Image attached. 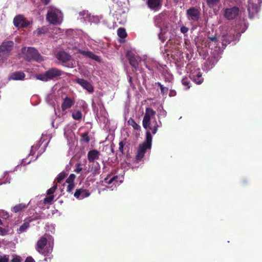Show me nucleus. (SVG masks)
Returning a JSON list of instances; mask_svg holds the SVG:
<instances>
[{
  "label": "nucleus",
  "instance_id": "f257e3e1",
  "mask_svg": "<svg viewBox=\"0 0 262 262\" xmlns=\"http://www.w3.org/2000/svg\"><path fill=\"white\" fill-rule=\"evenodd\" d=\"M156 114V111L152 108L146 107L142 121L143 127L145 129H147V131L146 132V141L142 144L150 148L151 147L152 137L149 130H151L153 134H156L158 128L160 127L155 117Z\"/></svg>",
  "mask_w": 262,
  "mask_h": 262
},
{
  "label": "nucleus",
  "instance_id": "f03ea898",
  "mask_svg": "<svg viewBox=\"0 0 262 262\" xmlns=\"http://www.w3.org/2000/svg\"><path fill=\"white\" fill-rule=\"evenodd\" d=\"M48 11L46 15V20L50 24L53 25H59L61 23L63 18V14L61 11L53 6H49L47 8Z\"/></svg>",
  "mask_w": 262,
  "mask_h": 262
},
{
  "label": "nucleus",
  "instance_id": "7ed1b4c3",
  "mask_svg": "<svg viewBox=\"0 0 262 262\" xmlns=\"http://www.w3.org/2000/svg\"><path fill=\"white\" fill-rule=\"evenodd\" d=\"M22 57L28 61H41L43 58L38 51L33 47H23L21 50Z\"/></svg>",
  "mask_w": 262,
  "mask_h": 262
},
{
  "label": "nucleus",
  "instance_id": "20e7f679",
  "mask_svg": "<svg viewBox=\"0 0 262 262\" xmlns=\"http://www.w3.org/2000/svg\"><path fill=\"white\" fill-rule=\"evenodd\" d=\"M47 234L41 236L38 240L35 247L36 250L38 252L45 256L49 255L53 250V248L50 246H47L45 248L48 241L47 238L45 236Z\"/></svg>",
  "mask_w": 262,
  "mask_h": 262
},
{
  "label": "nucleus",
  "instance_id": "39448f33",
  "mask_svg": "<svg viewBox=\"0 0 262 262\" xmlns=\"http://www.w3.org/2000/svg\"><path fill=\"white\" fill-rule=\"evenodd\" d=\"M186 14L188 20L196 22L200 18L201 10L199 8L192 7L187 10Z\"/></svg>",
  "mask_w": 262,
  "mask_h": 262
},
{
  "label": "nucleus",
  "instance_id": "423d86ee",
  "mask_svg": "<svg viewBox=\"0 0 262 262\" xmlns=\"http://www.w3.org/2000/svg\"><path fill=\"white\" fill-rule=\"evenodd\" d=\"M126 57L127 58L130 65L135 70H137L139 67V64L141 61L140 56L136 55L131 51H128L126 53Z\"/></svg>",
  "mask_w": 262,
  "mask_h": 262
},
{
  "label": "nucleus",
  "instance_id": "0eeeda50",
  "mask_svg": "<svg viewBox=\"0 0 262 262\" xmlns=\"http://www.w3.org/2000/svg\"><path fill=\"white\" fill-rule=\"evenodd\" d=\"M13 24L16 27L26 28L30 25V23L23 15H18L14 18Z\"/></svg>",
  "mask_w": 262,
  "mask_h": 262
},
{
  "label": "nucleus",
  "instance_id": "6e6552de",
  "mask_svg": "<svg viewBox=\"0 0 262 262\" xmlns=\"http://www.w3.org/2000/svg\"><path fill=\"white\" fill-rule=\"evenodd\" d=\"M190 78L197 84H201L204 81L200 69H197L191 71Z\"/></svg>",
  "mask_w": 262,
  "mask_h": 262
},
{
  "label": "nucleus",
  "instance_id": "1a4fd4ad",
  "mask_svg": "<svg viewBox=\"0 0 262 262\" xmlns=\"http://www.w3.org/2000/svg\"><path fill=\"white\" fill-rule=\"evenodd\" d=\"M239 9L237 7L227 8L225 10L224 16L228 20L234 19L238 14Z\"/></svg>",
  "mask_w": 262,
  "mask_h": 262
},
{
  "label": "nucleus",
  "instance_id": "9d476101",
  "mask_svg": "<svg viewBox=\"0 0 262 262\" xmlns=\"http://www.w3.org/2000/svg\"><path fill=\"white\" fill-rule=\"evenodd\" d=\"M14 46V42L12 41H4L0 46V54L9 55L10 52L12 50Z\"/></svg>",
  "mask_w": 262,
  "mask_h": 262
},
{
  "label": "nucleus",
  "instance_id": "9b49d317",
  "mask_svg": "<svg viewBox=\"0 0 262 262\" xmlns=\"http://www.w3.org/2000/svg\"><path fill=\"white\" fill-rule=\"evenodd\" d=\"M62 71L56 68H52L46 71V75L48 76L49 80L53 79L60 76Z\"/></svg>",
  "mask_w": 262,
  "mask_h": 262
},
{
  "label": "nucleus",
  "instance_id": "f8f14e48",
  "mask_svg": "<svg viewBox=\"0 0 262 262\" xmlns=\"http://www.w3.org/2000/svg\"><path fill=\"white\" fill-rule=\"evenodd\" d=\"M150 148L142 144H140L138 146L137 151L136 155V160L137 162H140L144 158L145 153L147 149H150Z\"/></svg>",
  "mask_w": 262,
  "mask_h": 262
},
{
  "label": "nucleus",
  "instance_id": "ddd939ff",
  "mask_svg": "<svg viewBox=\"0 0 262 262\" xmlns=\"http://www.w3.org/2000/svg\"><path fill=\"white\" fill-rule=\"evenodd\" d=\"M76 82L80 85L84 89L87 90L89 93L94 92V87L88 81L82 78H77Z\"/></svg>",
  "mask_w": 262,
  "mask_h": 262
},
{
  "label": "nucleus",
  "instance_id": "4468645a",
  "mask_svg": "<svg viewBox=\"0 0 262 262\" xmlns=\"http://www.w3.org/2000/svg\"><path fill=\"white\" fill-rule=\"evenodd\" d=\"M75 101L74 98L69 97H66L61 104V110L62 111H66L67 110L70 108L75 103Z\"/></svg>",
  "mask_w": 262,
  "mask_h": 262
},
{
  "label": "nucleus",
  "instance_id": "2eb2a0df",
  "mask_svg": "<svg viewBox=\"0 0 262 262\" xmlns=\"http://www.w3.org/2000/svg\"><path fill=\"white\" fill-rule=\"evenodd\" d=\"M162 0H148L147 5L151 10H158L162 6Z\"/></svg>",
  "mask_w": 262,
  "mask_h": 262
},
{
  "label": "nucleus",
  "instance_id": "dca6fc26",
  "mask_svg": "<svg viewBox=\"0 0 262 262\" xmlns=\"http://www.w3.org/2000/svg\"><path fill=\"white\" fill-rule=\"evenodd\" d=\"M78 53L85 57L93 59L95 61H99L100 60V57L97 55H95L92 52L89 51H86L82 50H79Z\"/></svg>",
  "mask_w": 262,
  "mask_h": 262
},
{
  "label": "nucleus",
  "instance_id": "f3484780",
  "mask_svg": "<svg viewBox=\"0 0 262 262\" xmlns=\"http://www.w3.org/2000/svg\"><path fill=\"white\" fill-rule=\"evenodd\" d=\"M25 77V74L22 71H16L12 73L9 76V80H22Z\"/></svg>",
  "mask_w": 262,
  "mask_h": 262
},
{
  "label": "nucleus",
  "instance_id": "a211bd4d",
  "mask_svg": "<svg viewBox=\"0 0 262 262\" xmlns=\"http://www.w3.org/2000/svg\"><path fill=\"white\" fill-rule=\"evenodd\" d=\"M100 152L96 149L90 150L88 153V159L90 163L94 162L95 160L99 159Z\"/></svg>",
  "mask_w": 262,
  "mask_h": 262
},
{
  "label": "nucleus",
  "instance_id": "6ab92c4d",
  "mask_svg": "<svg viewBox=\"0 0 262 262\" xmlns=\"http://www.w3.org/2000/svg\"><path fill=\"white\" fill-rule=\"evenodd\" d=\"M56 58L61 61L62 62H66L69 61L71 56L64 51H60L56 54Z\"/></svg>",
  "mask_w": 262,
  "mask_h": 262
},
{
  "label": "nucleus",
  "instance_id": "aec40b11",
  "mask_svg": "<svg viewBox=\"0 0 262 262\" xmlns=\"http://www.w3.org/2000/svg\"><path fill=\"white\" fill-rule=\"evenodd\" d=\"M90 194V193L87 190L80 188L76 189L74 195L77 199H83L85 197L89 196Z\"/></svg>",
  "mask_w": 262,
  "mask_h": 262
},
{
  "label": "nucleus",
  "instance_id": "412c9836",
  "mask_svg": "<svg viewBox=\"0 0 262 262\" xmlns=\"http://www.w3.org/2000/svg\"><path fill=\"white\" fill-rule=\"evenodd\" d=\"M248 11L250 14L257 13L258 11V7L257 5L254 3L252 0L248 1Z\"/></svg>",
  "mask_w": 262,
  "mask_h": 262
},
{
  "label": "nucleus",
  "instance_id": "4be33fe9",
  "mask_svg": "<svg viewBox=\"0 0 262 262\" xmlns=\"http://www.w3.org/2000/svg\"><path fill=\"white\" fill-rule=\"evenodd\" d=\"M26 207H27V206L25 204H24L23 203H20L17 205H16L14 207H13L11 210L13 212L17 213V212L22 210L23 209L25 208Z\"/></svg>",
  "mask_w": 262,
  "mask_h": 262
},
{
  "label": "nucleus",
  "instance_id": "5701e85b",
  "mask_svg": "<svg viewBox=\"0 0 262 262\" xmlns=\"http://www.w3.org/2000/svg\"><path fill=\"white\" fill-rule=\"evenodd\" d=\"M128 124L129 125H131L133 128L135 130H140L141 129V127L139 125H138L135 121V120L132 118H130L128 120Z\"/></svg>",
  "mask_w": 262,
  "mask_h": 262
},
{
  "label": "nucleus",
  "instance_id": "b1692460",
  "mask_svg": "<svg viewBox=\"0 0 262 262\" xmlns=\"http://www.w3.org/2000/svg\"><path fill=\"white\" fill-rule=\"evenodd\" d=\"M72 117L74 120H80L82 118V114L80 111H76L72 113Z\"/></svg>",
  "mask_w": 262,
  "mask_h": 262
},
{
  "label": "nucleus",
  "instance_id": "393cba45",
  "mask_svg": "<svg viewBox=\"0 0 262 262\" xmlns=\"http://www.w3.org/2000/svg\"><path fill=\"white\" fill-rule=\"evenodd\" d=\"M81 139L80 141L86 143H89L90 141V137L89 136L88 132H85L81 134L80 135Z\"/></svg>",
  "mask_w": 262,
  "mask_h": 262
},
{
  "label": "nucleus",
  "instance_id": "a878e982",
  "mask_svg": "<svg viewBox=\"0 0 262 262\" xmlns=\"http://www.w3.org/2000/svg\"><path fill=\"white\" fill-rule=\"evenodd\" d=\"M29 227V223L28 222H25L20 226L19 228L17 229V232L18 234L21 233L25 232Z\"/></svg>",
  "mask_w": 262,
  "mask_h": 262
},
{
  "label": "nucleus",
  "instance_id": "bb28decb",
  "mask_svg": "<svg viewBox=\"0 0 262 262\" xmlns=\"http://www.w3.org/2000/svg\"><path fill=\"white\" fill-rule=\"evenodd\" d=\"M117 34L121 38H125L127 36L126 30L123 28H119L117 30Z\"/></svg>",
  "mask_w": 262,
  "mask_h": 262
},
{
  "label": "nucleus",
  "instance_id": "cd10ccee",
  "mask_svg": "<svg viewBox=\"0 0 262 262\" xmlns=\"http://www.w3.org/2000/svg\"><path fill=\"white\" fill-rule=\"evenodd\" d=\"M68 174L62 171L58 174L56 178V181L57 183H60L67 176Z\"/></svg>",
  "mask_w": 262,
  "mask_h": 262
},
{
  "label": "nucleus",
  "instance_id": "c85d7f7f",
  "mask_svg": "<svg viewBox=\"0 0 262 262\" xmlns=\"http://www.w3.org/2000/svg\"><path fill=\"white\" fill-rule=\"evenodd\" d=\"M219 2V0H206L207 4L210 8H213L216 6Z\"/></svg>",
  "mask_w": 262,
  "mask_h": 262
},
{
  "label": "nucleus",
  "instance_id": "c756f323",
  "mask_svg": "<svg viewBox=\"0 0 262 262\" xmlns=\"http://www.w3.org/2000/svg\"><path fill=\"white\" fill-rule=\"evenodd\" d=\"M156 85H158L160 86L161 90V93L164 95L168 93V89L166 87H164L160 82H156Z\"/></svg>",
  "mask_w": 262,
  "mask_h": 262
},
{
  "label": "nucleus",
  "instance_id": "7c9ffc66",
  "mask_svg": "<svg viewBox=\"0 0 262 262\" xmlns=\"http://www.w3.org/2000/svg\"><path fill=\"white\" fill-rule=\"evenodd\" d=\"M182 83L184 86L186 87V89L188 90L190 88V81L187 77L184 78L182 80Z\"/></svg>",
  "mask_w": 262,
  "mask_h": 262
},
{
  "label": "nucleus",
  "instance_id": "2f4dec72",
  "mask_svg": "<svg viewBox=\"0 0 262 262\" xmlns=\"http://www.w3.org/2000/svg\"><path fill=\"white\" fill-rule=\"evenodd\" d=\"M36 78L43 81H48L49 79L46 75V72L43 74H40L36 76Z\"/></svg>",
  "mask_w": 262,
  "mask_h": 262
},
{
  "label": "nucleus",
  "instance_id": "473e14b6",
  "mask_svg": "<svg viewBox=\"0 0 262 262\" xmlns=\"http://www.w3.org/2000/svg\"><path fill=\"white\" fill-rule=\"evenodd\" d=\"M125 145V142L123 141H121L119 143V155L121 156L123 155V149Z\"/></svg>",
  "mask_w": 262,
  "mask_h": 262
},
{
  "label": "nucleus",
  "instance_id": "72a5a7b5",
  "mask_svg": "<svg viewBox=\"0 0 262 262\" xmlns=\"http://www.w3.org/2000/svg\"><path fill=\"white\" fill-rule=\"evenodd\" d=\"M75 179V176L74 174H71L68 178L66 180V183L68 184H74V182Z\"/></svg>",
  "mask_w": 262,
  "mask_h": 262
},
{
  "label": "nucleus",
  "instance_id": "f704fd0d",
  "mask_svg": "<svg viewBox=\"0 0 262 262\" xmlns=\"http://www.w3.org/2000/svg\"><path fill=\"white\" fill-rule=\"evenodd\" d=\"M57 185L55 184L53 186H52L51 188L47 190V194L50 195H53V194L55 191L56 189H57Z\"/></svg>",
  "mask_w": 262,
  "mask_h": 262
},
{
  "label": "nucleus",
  "instance_id": "c9c22d12",
  "mask_svg": "<svg viewBox=\"0 0 262 262\" xmlns=\"http://www.w3.org/2000/svg\"><path fill=\"white\" fill-rule=\"evenodd\" d=\"M54 198V195H49L48 196L46 197L43 199V202H44L45 203L50 204V203H51L52 202V201L53 200Z\"/></svg>",
  "mask_w": 262,
  "mask_h": 262
},
{
  "label": "nucleus",
  "instance_id": "e433bc0d",
  "mask_svg": "<svg viewBox=\"0 0 262 262\" xmlns=\"http://www.w3.org/2000/svg\"><path fill=\"white\" fill-rule=\"evenodd\" d=\"M8 229L0 227V235L4 236L8 234Z\"/></svg>",
  "mask_w": 262,
  "mask_h": 262
},
{
  "label": "nucleus",
  "instance_id": "4c0bfd02",
  "mask_svg": "<svg viewBox=\"0 0 262 262\" xmlns=\"http://www.w3.org/2000/svg\"><path fill=\"white\" fill-rule=\"evenodd\" d=\"M0 262H9L8 255L0 256Z\"/></svg>",
  "mask_w": 262,
  "mask_h": 262
},
{
  "label": "nucleus",
  "instance_id": "58836bf2",
  "mask_svg": "<svg viewBox=\"0 0 262 262\" xmlns=\"http://www.w3.org/2000/svg\"><path fill=\"white\" fill-rule=\"evenodd\" d=\"M75 187V184H68V186H67V191L70 193V192H72V191H73V190L74 189Z\"/></svg>",
  "mask_w": 262,
  "mask_h": 262
},
{
  "label": "nucleus",
  "instance_id": "ea45409f",
  "mask_svg": "<svg viewBox=\"0 0 262 262\" xmlns=\"http://www.w3.org/2000/svg\"><path fill=\"white\" fill-rule=\"evenodd\" d=\"M13 258L11 260V262H21V257L17 255H13Z\"/></svg>",
  "mask_w": 262,
  "mask_h": 262
},
{
  "label": "nucleus",
  "instance_id": "a19ab883",
  "mask_svg": "<svg viewBox=\"0 0 262 262\" xmlns=\"http://www.w3.org/2000/svg\"><path fill=\"white\" fill-rule=\"evenodd\" d=\"M36 33L37 36H39L42 34L45 33V31L43 28H38L36 30Z\"/></svg>",
  "mask_w": 262,
  "mask_h": 262
},
{
  "label": "nucleus",
  "instance_id": "79ce46f5",
  "mask_svg": "<svg viewBox=\"0 0 262 262\" xmlns=\"http://www.w3.org/2000/svg\"><path fill=\"white\" fill-rule=\"evenodd\" d=\"M159 39L162 42H164L165 40H166V39L165 38L164 36H163V35L162 34V30H161V32L159 33Z\"/></svg>",
  "mask_w": 262,
  "mask_h": 262
},
{
  "label": "nucleus",
  "instance_id": "37998d69",
  "mask_svg": "<svg viewBox=\"0 0 262 262\" xmlns=\"http://www.w3.org/2000/svg\"><path fill=\"white\" fill-rule=\"evenodd\" d=\"M188 28L185 26H182L180 28L181 32L183 34L186 33L188 31Z\"/></svg>",
  "mask_w": 262,
  "mask_h": 262
},
{
  "label": "nucleus",
  "instance_id": "c03bdc74",
  "mask_svg": "<svg viewBox=\"0 0 262 262\" xmlns=\"http://www.w3.org/2000/svg\"><path fill=\"white\" fill-rule=\"evenodd\" d=\"M208 39L210 41L214 42H217V38L215 36H209L208 37Z\"/></svg>",
  "mask_w": 262,
  "mask_h": 262
},
{
  "label": "nucleus",
  "instance_id": "a18cd8bd",
  "mask_svg": "<svg viewBox=\"0 0 262 262\" xmlns=\"http://www.w3.org/2000/svg\"><path fill=\"white\" fill-rule=\"evenodd\" d=\"M91 171H92L93 173L95 175L99 173L100 169L95 167L94 168L92 169Z\"/></svg>",
  "mask_w": 262,
  "mask_h": 262
},
{
  "label": "nucleus",
  "instance_id": "49530a36",
  "mask_svg": "<svg viewBox=\"0 0 262 262\" xmlns=\"http://www.w3.org/2000/svg\"><path fill=\"white\" fill-rule=\"evenodd\" d=\"M25 262H35L34 259L31 256L26 258Z\"/></svg>",
  "mask_w": 262,
  "mask_h": 262
},
{
  "label": "nucleus",
  "instance_id": "de8ad7c7",
  "mask_svg": "<svg viewBox=\"0 0 262 262\" xmlns=\"http://www.w3.org/2000/svg\"><path fill=\"white\" fill-rule=\"evenodd\" d=\"M41 3L44 5H48L50 2H51V0H40Z\"/></svg>",
  "mask_w": 262,
  "mask_h": 262
},
{
  "label": "nucleus",
  "instance_id": "09e8293b",
  "mask_svg": "<svg viewBox=\"0 0 262 262\" xmlns=\"http://www.w3.org/2000/svg\"><path fill=\"white\" fill-rule=\"evenodd\" d=\"M82 170V168L80 167L79 166H78L76 169L75 170V171L77 173H79Z\"/></svg>",
  "mask_w": 262,
  "mask_h": 262
},
{
  "label": "nucleus",
  "instance_id": "8fccbe9b",
  "mask_svg": "<svg viewBox=\"0 0 262 262\" xmlns=\"http://www.w3.org/2000/svg\"><path fill=\"white\" fill-rule=\"evenodd\" d=\"M80 106H86L85 103L83 101H81L79 103Z\"/></svg>",
  "mask_w": 262,
  "mask_h": 262
},
{
  "label": "nucleus",
  "instance_id": "3c124183",
  "mask_svg": "<svg viewBox=\"0 0 262 262\" xmlns=\"http://www.w3.org/2000/svg\"><path fill=\"white\" fill-rule=\"evenodd\" d=\"M115 179V177H113V178H112V179L109 181V182H108V184H111V183H112Z\"/></svg>",
  "mask_w": 262,
  "mask_h": 262
},
{
  "label": "nucleus",
  "instance_id": "603ef678",
  "mask_svg": "<svg viewBox=\"0 0 262 262\" xmlns=\"http://www.w3.org/2000/svg\"><path fill=\"white\" fill-rule=\"evenodd\" d=\"M129 82L130 83H132V77H130V76H129Z\"/></svg>",
  "mask_w": 262,
  "mask_h": 262
},
{
  "label": "nucleus",
  "instance_id": "864d4df0",
  "mask_svg": "<svg viewBox=\"0 0 262 262\" xmlns=\"http://www.w3.org/2000/svg\"><path fill=\"white\" fill-rule=\"evenodd\" d=\"M181 0H173V1L176 3H178L179 2H180Z\"/></svg>",
  "mask_w": 262,
  "mask_h": 262
},
{
  "label": "nucleus",
  "instance_id": "5fc2aeb1",
  "mask_svg": "<svg viewBox=\"0 0 262 262\" xmlns=\"http://www.w3.org/2000/svg\"><path fill=\"white\" fill-rule=\"evenodd\" d=\"M212 59H214V58L211 57L210 58H209V61H211Z\"/></svg>",
  "mask_w": 262,
  "mask_h": 262
},
{
  "label": "nucleus",
  "instance_id": "6e6d98bb",
  "mask_svg": "<svg viewBox=\"0 0 262 262\" xmlns=\"http://www.w3.org/2000/svg\"><path fill=\"white\" fill-rule=\"evenodd\" d=\"M3 225V222L1 220V219H0V225Z\"/></svg>",
  "mask_w": 262,
  "mask_h": 262
},
{
  "label": "nucleus",
  "instance_id": "4d7b16f0",
  "mask_svg": "<svg viewBox=\"0 0 262 262\" xmlns=\"http://www.w3.org/2000/svg\"><path fill=\"white\" fill-rule=\"evenodd\" d=\"M163 113H164V116H165V115H166V112H165V111H164V112H163Z\"/></svg>",
  "mask_w": 262,
  "mask_h": 262
}]
</instances>
